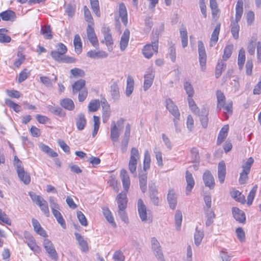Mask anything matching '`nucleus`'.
<instances>
[{
    "label": "nucleus",
    "mask_w": 261,
    "mask_h": 261,
    "mask_svg": "<svg viewBox=\"0 0 261 261\" xmlns=\"http://www.w3.org/2000/svg\"><path fill=\"white\" fill-rule=\"evenodd\" d=\"M91 9L96 16H100L99 2L98 0H90Z\"/></svg>",
    "instance_id": "59"
},
{
    "label": "nucleus",
    "mask_w": 261,
    "mask_h": 261,
    "mask_svg": "<svg viewBox=\"0 0 261 261\" xmlns=\"http://www.w3.org/2000/svg\"><path fill=\"white\" fill-rule=\"evenodd\" d=\"M226 64L222 61L219 62L216 68L215 75L218 78L226 68Z\"/></svg>",
    "instance_id": "52"
},
{
    "label": "nucleus",
    "mask_w": 261,
    "mask_h": 261,
    "mask_svg": "<svg viewBox=\"0 0 261 261\" xmlns=\"http://www.w3.org/2000/svg\"><path fill=\"white\" fill-rule=\"evenodd\" d=\"M174 221L176 229L179 231L180 229L181 224L182 221V213L180 210H177L175 214Z\"/></svg>",
    "instance_id": "39"
},
{
    "label": "nucleus",
    "mask_w": 261,
    "mask_h": 261,
    "mask_svg": "<svg viewBox=\"0 0 261 261\" xmlns=\"http://www.w3.org/2000/svg\"><path fill=\"white\" fill-rule=\"evenodd\" d=\"M39 148L44 153L51 157H56L58 156L57 152H55L52 149H51L48 146L45 145L43 143H41L39 145Z\"/></svg>",
    "instance_id": "37"
},
{
    "label": "nucleus",
    "mask_w": 261,
    "mask_h": 261,
    "mask_svg": "<svg viewBox=\"0 0 261 261\" xmlns=\"http://www.w3.org/2000/svg\"><path fill=\"white\" fill-rule=\"evenodd\" d=\"M233 49V45L232 44L227 45L224 48V55L223 59L224 60L226 61L229 58L232 54V51Z\"/></svg>",
    "instance_id": "57"
},
{
    "label": "nucleus",
    "mask_w": 261,
    "mask_h": 261,
    "mask_svg": "<svg viewBox=\"0 0 261 261\" xmlns=\"http://www.w3.org/2000/svg\"><path fill=\"white\" fill-rule=\"evenodd\" d=\"M114 261H124L125 257L121 251L117 250L113 254Z\"/></svg>",
    "instance_id": "64"
},
{
    "label": "nucleus",
    "mask_w": 261,
    "mask_h": 261,
    "mask_svg": "<svg viewBox=\"0 0 261 261\" xmlns=\"http://www.w3.org/2000/svg\"><path fill=\"white\" fill-rule=\"evenodd\" d=\"M85 85V81L82 79H80L75 82L72 85V92L73 94H75L78 92L81 91L82 90H84L83 88Z\"/></svg>",
    "instance_id": "35"
},
{
    "label": "nucleus",
    "mask_w": 261,
    "mask_h": 261,
    "mask_svg": "<svg viewBox=\"0 0 261 261\" xmlns=\"http://www.w3.org/2000/svg\"><path fill=\"white\" fill-rule=\"evenodd\" d=\"M87 55L91 58H104L108 56V54L104 51L95 50L89 51Z\"/></svg>",
    "instance_id": "30"
},
{
    "label": "nucleus",
    "mask_w": 261,
    "mask_h": 261,
    "mask_svg": "<svg viewBox=\"0 0 261 261\" xmlns=\"http://www.w3.org/2000/svg\"><path fill=\"white\" fill-rule=\"evenodd\" d=\"M254 162V160L252 158H249L247 161L242 165L243 170L246 172H250L251 167Z\"/></svg>",
    "instance_id": "63"
},
{
    "label": "nucleus",
    "mask_w": 261,
    "mask_h": 261,
    "mask_svg": "<svg viewBox=\"0 0 261 261\" xmlns=\"http://www.w3.org/2000/svg\"><path fill=\"white\" fill-rule=\"evenodd\" d=\"M232 214L234 218L240 223H244L246 220L244 213L237 207L232 208Z\"/></svg>",
    "instance_id": "22"
},
{
    "label": "nucleus",
    "mask_w": 261,
    "mask_h": 261,
    "mask_svg": "<svg viewBox=\"0 0 261 261\" xmlns=\"http://www.w3.org/2000/svg\"><path fill=\"white\" fill-rule=\"evenodd\" d=\"M205 215L206 218L205 225L207 227H208L213 223L215 219V215L212 210L207 209L205 210Z\"/></svg>",
    "instance_id": "38"
},
{
    "label": "nucleus",
    "mask_w": 261,
    "mask_h": 261,
    "mask_svg": "<svg viewBox=\"0 0 261 261\" xmlns=\"http://www.w3.org/2000/svg\"><path fill=\"white\" fill-rule=\"evenodd\" d=\"M151 245L154 254L159 261H165L161 246L155 238L153 237L151 239Z\"/></svg>",
    "instance_id": "4"
},
{
    "label": "nucleus",
    "mask_w": 261,
    "mask_h": 261,
    "mask_svg": "<svg viewBox=\"0 0 261 261\" xmlns=\"http://www.w3.org/2000/svg\"><path fill=\"white\" fill-rule=\"evenodd\" d=\"M231 196L234 198L236 201L243 203L245 201V197L243 195L241 194L238 190H233L230 192Z\"/></svg>",
    "instance_id": "51"
},
{
    "label": "nucleus",
    "mask_w": 261,
    "mask_h": 261,
    "mask_svg": "<svg viewBox=\"0 0 261 261\" xmlns=\"http://www.w3.org/2000/svg\"><path fill=\"white\" fill-rule=\"evenodd\" d=\"M158 52V39H156L151 43L146 44L142 49V54L145 58L150 59L154 54Z\"/></svg>",
    "instance_id": "1"
},
{
    "label": "nucleus",
    "mask_w": 261,
    "mask_h": 261,
    "mask_svg": "<svg viewBox=\"0 0 261 261\" xmlns=\"http://www.w3.org/2000/svg\"><path fill=\"white\" fill-rule=\"evenodd\" d=\"M204 237L203 231L196 229L194 233V242L196 246H198L201 243Z\"/></svg>",
    "instance_id": "56"
},
{
    "label": "nucleus",
    "mask_w": 261,
    "mask_h": 261,
    "mask_svg": "<svg viewBox=\"0 0 261 261\" xmlns=\"http://www.w3.org/2000/svg\"><path fill=\"white\" fill-rule=\"evenodd\" d=\"M86 32L88 39L90 43L94 47H97L98 46V39L95 33L94 28L91 24H88Z\"/></svg>",
    "instance_id": "9"
},
{
    "label": "nucleus",
    "mask_w": 261,
    "mask_h": 261,
    "mask_svg": "<svg viewBox=\"0 0 261 261\" xmlns=\"http://www.w3.org/2000/svg\"><path fill=\"white\" fill-rule=\"evenodd\" d=\"M229 130V126L228 125H225L220 130L218 139H217V144H221L226 139V137L228 135V132Z\"/></svg>",
    "instance_id": "25"
},
{
    "label": "nucleus",
    "mask_w": 261,
    "mask_h": 261,
    "mask_svg": "<svg viewBox=\"0 0 261 261\" xmlns=\"http://www.w3.org/2000/svg\"><path fill=\"white\" fill-rule=\"evenodd\" d=\"M93 121H94V128H93V132H92V136L93 137H94L97 134V132L98 131L99 128V124H100L99 117L98 116H93Z\"/></svg>",
    "instance_id": "61"
},
{
    "label": "nucleus",
    "mask_w": 261,
    "mask_h": 261,
    "mask_svg": "<svg viewBox=\"0 0 261 261\" xmlns=\"http://www.w3.org/2000/svg\"><path fill=\"white\" fill-rule=\"evenodd\" d=\"M167 200L169 207L171 209L174 210L177 203V196L173 190L171 189L169 191L167 195Z\"/></svg>",
    "instance_id": "16"
},
{
    "label": "nucleus",
    "mask_w": 261,
    "mask_h": 261,
    "mask_svg": "<svg viewBox=\"0 0 261 261\" xmlns=\"http://www.w3.org/2000/svg\"><path fill=\"white\" fill-rule=\"evenodd\" d=\"M239 21H233L231 23V33L233 36V37L235 39H237L239 38V32L240 30V26L238 24Z\"/></svg>",
    "instance_id": "44"
},
{
    "label": "nucleus",
    "mask_w": 261,
    "mask_h": 261,
    "mask_svg": "<svg viewBox=\"0 0 261 261\" xmlns=\"http://www.w3.org/2000/svg\"><path fill=\"white\" fill-rule=\"evenodd\" d=\"M184 88L188 95V97H193L195 93L194 90L189 79L185 80L184 82Z\"/></svg>",
    "instance_id": "28"
},
{
    "label": "nucleus",
    "mask_w": 261,
    "mask_h": 261,
    "mask_svg": "<svg viewBox=\"0 0 261 261\" xmlns=\"http://www.w3.org/2000/svg\"><path fill=\"white\" fill-rule=\"evenodd\" d=\"M40 33L46 39H50L52 38L53 35L49 25L46 24L42 26L40 31Z\"/></svg>",
    "instance_id": "40"
},
{
    "label": "nucleus",
    "mask_w": 261,
    "mask_h": 261,
    "mask_svg": "<svg viewBox=\"0 0 261 261\" xmlns=\"http://www.w3.org/2000/svg\"><path fill=\"white\" fill-rule=\"evenodd\" d=\"M147 177L146 174L139 175V182L140 188L142 192L144 193L147 190Z\"/></svg>",
    "instance_id": "48"
},
{
    "label": "nucleus",
    "mask_w": 261,
    "mask_h": 261,
    "mask_svg": "<svg viewBox=\"0 0 261 261\" xmlns=\"http://www.w3.org/2000/svg\"><path fill=\"white\" fill-rule=\"evenodd\" d=\"M43 247L49 256L53 260L56 261L58 259V253L53 243L48 239H45L43 241Z\"/></svg>",
    "instance_id": "3"
},
{
    "label": "nucleus",
    "mask_w": 261,
    "mask_h": 261,
    "mask_svg": "<svg viewBox=\"0 0 261 261\" xmlns=\"http://www.w3.org/2000/svg\"><path fill=\"white\" fill-rule=\"evenodd\" d=\"M224 110V115L226 119H227L229 115H231L232 113V103L230 102L228 103H225L224 107H222Z\"/></svg>",
    "instance_id": "55"
},
{
    "label": "nucleus",
    "mask_w": 261,
    "mask_h": 261,
    "mask_svg": "<svg viewBox=\"0 0 261 261\" xmlns=\"http://www.w3.org/2000/svg\"><path fill=\"white\" fill-rule=\"evenodd\" d=\"M32 225L34 227V231L40 235L41 236L45 237L47 236L45 231L41 227L38 221L34 218L32 219Z\"/></svg>",
    "instance_id": "23"
},
{
    "label": "nucleus",
    "mask_w": 261,
    "mask_h": 261,
    "mask_svg": "<svg viewBox=\"0 0 261 261\" xmlns=\"http://www.w3.org/2000/svg\"><path fill=\"white\" fill-rule=\"evenodd\" d=\"M166 107L169 112L174 117V119L180 118V113L178 108L170 98L166 99Z\"/></svg>",
    "instance_id": "8"
},
{
    "label": "nucleus",
    "mask_w": 261,
    "mask_h": 261,
    "mask_svg": "<svg viewBox=\"0 0 261 261\" xmlns=\"http://www.w3.org/2000/svg\"><path fill=\"white\" fill-rule=\"evenodd\" d=\"M226 175V166L224 161H221L218 166V176L221 184L224 182Z\"/></svg>",
    "instance_id": "18"
},
{
    "label": "nucleus",
    "mask_w": 261,
    "mask_h": 261,
    "mask_svg": "<svg viewBox=\"0 0 261 261\" xmlns=\"http://www.w3.org/2000/svg\"><path fill=\"white\" fill-rule=\"evenodd\" d=\"M245 61V51L243 48H241L239 52L238 55V66L240 69L243 67Z\"/></svg>",
    "instance_id": "53"
},
{
    "label": "nucleus",
    "mask_w": 261,
    "mask_h": 261,
    "mask_svg": "<svg viewBox=\"0 0 261 261\" xmlns=\"http://www.w3.org/2000/svg\"><path fill=\"white\" fill-rule=\"evenodd\" d=\"M130 32L128 29H125L121 36L120 42V49L123 51L126 48L129 39Z\"/></svg>",
    "instance_id": "21"
},
{
    "label": "nucleus",
    "mask_w": 261,
    "mask_h": 261,
    "mask_svg": "<svg viewBox=\"0 0 261 261\" xmlns=\"http://www.w3.org/2000/svg\"><path fill=\"white\" fill-rule=\"evenodd\" d=\"M154 77V71L152 67H149L144 75L143 89L145 91L150 88L153 83Z\"/></svg>",
    "instance_id": "5"
},
{
    "label": "nucleus",
    "mask_w": 261,
    "mask_h": 261,
    "mask_svg": "<svg viewBox=\"0 0 261 261\" xmlns=\"http://www.w3.org/2000/svg\"><path fill=\"white\" fill-rule=\"evenodd\" d=\"M243 13V0H238L236 6L235 21H239L241 20Z\"/></svg>",
    "instance_id": "27"
},
{
    "label": "nucleus",
    "mask_w": 261,
    "mask_h": 261,
    "mask_svg": "<svg viewBox=\"0 0 261 261\" xmlns=\"http://www.w3.org/2000/svg\"><path fill=\"white\" fill-rule=\"evenodd\" d=\"M102 213L103 214L107 219V220L110 223L111 225L114 227L116 226V224L114 221L113 217L112 215L111 211L107 207L102 208Z\"/></svg>",
    "instance_id": "36"
},
{
    "label": "nucleus",
    "mask_w": 261,
    "mask_h": 261,
    "mask_svg": "<svg viewBox=\"0 0 261 261\" xmlns=\"http://www.w3.org/2000/svg\"><path fill=\"white\" fill-rule=\"evenodd\" d=\"M140 159L139 150L135 147H133L130 151V161H138Z\"/></svg>",
    "instance_id": "62"
},
{
    "label": "nucleus",
    "mask_w": 261,
    "mask_h": 261,
    "mask_svg": "<svg viewBox=\"0 0 261 261\" xmlns=\"http://www.w3.org/2000/svg\"><path fill=\"white\" fill-rule=\"evenodd\" d=\"M208 110L205 108H203L201 109L199 114L200 120L201 124L204 128H206L208 124Z\"/></svg>",
    "instance_id": "29"
},
{
    "label": "nucleus",
    "mask_w": 261,
    "mask_h": 261,
    "mask_svg": "<svg viewBox=\"0 0 261 261\" xmlns=\"http://www.w3.org/2000/svg\"><path fill=\"white\" fill-rule=\"evenodd\" d=\"M100 107V101L98 99H94L91 100L88 106L89 112H94L98 110Z\"/></svg>",
    "instance_id": "45"
},
{
    "label": "nucleus",
    "mask_w": 261,
    "mask_h": 261,
    "mask_svg": "<svg viewBox=\"0 0 261 261\" xmlns=\"http://www.w3.org/2000/svg\"><path fill=\"white\" fill-rule=\"evenodd\" d=\"M75 51L77 54H80L82 50V43L81 37L79 35H75L73 40Z\"/></svg>",
    "instance_id": "41"
},
{
    "label": "nucleus",
    "mask_w": 261,
    "mask_h": 261,
    "mask_svg": "<svg viewBox=\"0 0 261 261\" xmlns=\"http://www.w3.org/2000/svg\"><path fill=\"white\" fill-rule=\"evenodd\" d=\"M203 180L206 187L210 189L214 188L215 183L214 178L209 170H206L203 174Z\"/></svg>",
    "instance_id": "11"
},
{
    "label": "nucleus",
    "mask_w": 261,
    "mask_h": 261,
    "mask_svg": "<svg viewBox=\"0 0 261 261\" xmlns=\"http://www.w3.org/2000/svg\"><path fill=\"white\" fill-rule=\"evenodd\" d=\"M27 245L36 255L41 252V248L37 244L35 239L28 243Z\"/></svg>",
    "instance_id": "49"
},
{
    "label": "nucleus",
    "mask_w": 261,
    "mask_h": 261,
    "mask_svg": "<svg viewBox=\"0 0 261 261\" xmlns=\"http://www.w3.org/2000/svg\"><path fill=\"white\" fill-rule=\"evenodd\" d=\"M48 110L54 115L60 116L64 117L65 116V113L64 111L59 107H54L53 106H48Z\"/></svg>",
    "instance_id": "42"
},
{
    "label": "nucleus",
    "mask_w": 261,
    "mask_h": 261,
    "mask_svg": "<svg viewBox=\"0 0 261 261\" xmlns=\"http://www.w3.org/2000/svg\"><path fill=\"white\" fill-rule=\"evenodd\" d=\"M180 36L181 39L182 46L185 48L188 45V33L185 28H182L180 30Z\"/></svg>",
    "instance_id": "47"
},
{
    "label": "nucleus",
    "mask_w": 261,
    "mask_h": 261,
    "mask_svg": "<svg viewBox=\"0 0 261 261\" xmlns=\"http://www.w3.org/2000/svg\"><path fill=\"white\" fill-rule=\"evenodd\" d=\"M198 48L200 68L202 71H205L206 69V55L205 47L202 41H198Z\"/></svg>",
    "instance_id": "2"
},
{
    "label": "nucleus",
    "mask_w": 261,
    "mask_h": 261,
    "mask_svg": "<svg viewBox=\"0 0 261 261\" xmlns=\"http://www.w3.org/2000/svg\"><path fill=\"white\" fill-rule=\"evenodd\" d=\"M120 177L122 180L124 190L127 192L130 186V179L129 175L125 169H122L120 172Z\"/></svg>",
    "instance_id": "19"
},
{
    "label": "nucleus",
    "mask_w": 261,
    "mask_h": 261,
    "mask_svg": "<svg viewBox=\"0 0 261 261\" xmlns=\"http://www.w3.org/2000/svg\"><path fill=\"white\" fill-rule=\"evenodd\" d=\"M52 213H53L54 216H55V217L56 218L58 222L61 225V226L63 228H66L65 222L64 219L63 218V217H62L61 214L58 211V210L53 211L52 212Z\"/></svg>",
    "instance_id": "50"
},
{
    "label": "nucleus",
    "mask_w": 261,
    "mask_h": 261,
    "mask_svg": "<svg viewBox=\"0 0 261 261\" xmlns=\"http://www.w3.org/2000/svg\"><path fill=\"white\" fill-rule=\"evenodd\" d=\"M150 155L149 151L146 150L144 153V163H143V168L144 170L146 171L150 168Z\"/></svg>",
    "instance_id": "54"
},
{
    "label": "nucleus",
    "mask_w": 261,
    "mask_h": 261,
    "mask_svg": "<svg viewBox=\"0 0 261 261\" xmlns=\"http://www.w3.org/2000/svg\"><path fill=\"white\" fill-rule=\"evenodd\" d=\"M257 189V185H255L251 190L250 191L248 196H247V204L248 205H250L252 204V201L254 198L255 196L256 191Z\"/></svg>",
    "instance_id": "58"
},
{
    "label": "nucleus",
    "mask_w": 261,
    "mask_h": 261,
    "mask_svg": "<svg viewBox=\"0 0 261 261\" xmlns=\"http://www.w3.org/2000/svg\"><path fill=\"white\" fill-rule=\"evenodd\" d=\"M17 173L20 180L25 185H28L31 181V177L22 166L16 169Z\"/></svg>",
    "instance_id": "14"
},
{
    "label": "nucleus",
    "mask_w": 261,
    "mask_h": 261,
    "mask_svg": "<svg viewBox=\"0 0 261 261\" xmlns=\"http://www.w3.org/2000/svg\"><path fill=\"white\" fill-rule=\"evenodd\" d=\"M101 107L102 122L105 123L108 121L111 115L110 106L105 99L104 101L101 102Z\"/></svg>",
    "instance_id": "15"
},
{
    "label": "nucleus",
    "mask_w": 261,
    "mask_h": 261,
    "mask_svg": "<svg viewBox=\"0 0 261 261\" xmlns=\"http://www.w3.org/2000/svg\"><path fill=\"white\" fill-rule=\"evenodd\" d=\"M109 92L111 97L114 101H117L120 97V91L118 86V82L117 81H112Z\"/></svg>",
    "instance_id": "12"
},
{
    "label": "nucleus",
    "mask_w": 261,
    "mask_h": 261,
    "mask_svg": "<svg viewBox=\"0 0 261 261\" xmlns=\"http://www.w3.org/2000/svg\"><path fill=\"white\" fill-rule=\"evenodd\" d=\"M75 121L77 128L80 130L84 129L87 123L85 115L82 113L79 114L76 117Z\"/></svg>",
    "instance_id": "26"
},
{
    "label": "nucleus",
    "mask_w": 261,
    "mask_h": 261,
    "mask_svg": "<svg viewBox=\"0 0 261 261\" xmlns=\"http://www.w3.org/2000/svg\"><path fill=\"white\" fill-rule=\"evenodd\" d=\"M60 105L64 109L69 111H72L74 108L73 101L70 98H66L60 101Z\"/></svg>",
    "instance_id": "34"
},
{
    "label": "nucleus",
    "mask_w": 261,
    "mask_h": 261,
    "mask_svg": "<svg viewBox=\"0 0 261 261\" xmlns=\"http://www.w3.org/2000/svg\"><path fill=\"white\" fill-rule=\"evenodd\" d=\"M74 235L79 245L80 246L81 251L84 252H87L89 250V248L87 242L84 240V237L77 232H75Z\"/></svg>",
    "instance_id": "20"
},
{
    "label": "nucleus",
    "mask_w": 261,
    "mask_h": 261,
    "mask_svg": "<svg viewBox=\"0 0 261 261\" xmlns=\"http://www.w3.org/2000/svg\"><path fill=\"white\" fill-rule=\"evenodd\" d=\"M0 16L4 21H13L16 18V15L12 10H6L0 13Z\"/></svg>",
    "instance_id": "32"
},
{
    "label": "nucleus",
    "mask_w": 261,
    "mask_h": 261,
    "mask_svg": "<svg viewBox=\"0 0 261 261\" xmlns=\"http://www.w3.org/2000/svg\"><path fill=\"white\" fill-rule=\"evenodd\" d=\"M217 109H221L222 107H224V105L225 103V97L224 94L219 90L217 92Z\"/></svg>",
    "instance_id": "43"
},
{
    "label": "nucleus",
    "mask_w": 261,
    "mask_h": 261,
    "mask_svg": "<svg viewBox=\"0 0 261 261\" xmlns=\"http://www.w3.org/2000/svg\"><path fill=\"white\" fill-rule=\"evenodd\" d=\"M42 212L45 215L46 217L49 216V211L48 208V205L47 201L44 199H42L38 204Z\"/></svg>",
    "instance_id": "46"
},
{
    "label": "nucleus",
    "mask_w": 261,
    "mask_h": 261,
    "mask_svg": "<svg viewBox=\"0 0 261 261\" xmlns=\"http://www.w3.org/2000/svg\"><path fill=\"white\" fill-rule=\"evenodd\" d=\"M134 88V80L131 76L127 78V84L125 91V94L127 97H129L132 94Z\"/></svg>",
    "instance_id": "33"
},
{
    "label": "nucleus",
    "mask_w": 261,
    "mask_h": 261,
    "mask_svg": "<svg viewBox=\"0 0 261 261\" xmlns=\"http://www.w3.org/2000/svg\"><path fill=\"white\" fill-rule=\"evenodd\" d=\"M220 24H218L215 28L214 30L213 31L211 36V41L210 43V46L211 47H213L217 42L218 40V36L220 32Z\"/></svg>",
    "instance_id": "31"
},
{
    "label": "nucleus",
    "mask_w": 261,
    "mask_h": 261,
    "mask_svg": "<svg viewBox=\"0 0 261 261\" xmlns=\"http://www.w3.org/2000/svg\"><path fill=\"white\" fill-rule=\"evenodd\" d=\"M118 210L126 209L127 204V198L126 192L119 193L116 198Z\"/></svg>",
    "instance_id": "17"
},
{
    "label": "nucleus",
    "mask_w": 261,
    "mask_h": 261,
    "mask_svg": "<svg viewBox=\"0 0 261 261\" xmlns=\"http://www.w3.org/2000/svg\"><path fill=\"white\" fill-rule=\"evenodd\" d=\"M121 132L122 130L117 127L116 122L114 121H112L110 128V138L114 145L118 141Z\"/></svg>",
    "instance_id": "10"
},
{
    "label": "nucleus",
    "mask_w": 261,
    "mask_h": 261,
    "mask_svg": "<svg viewBox=\"0 0 261 261\" xmlns=\"http://www.w3.org/2000/svg\"><path fill=\"white\" fill-rule=\"evenodd\" d=\"M137 207L139 216L141 221L142 222L148 221V223H150L151 222V220L147 219L146 207L141 199H139L138 200Z\"/></svg>",
    "instance_id": "6"
},
{
    "label": "nucleus",
    "mask_w": 261,
    "mask_h": 261,
    "mask_svg": "<svg viewBox=\"0 0 261 261\" xmlns=\"http://www.w3.org/2000/svg\"><path fill=\"white\" fill-rule=\"evenodd\" d=\"M119 17L121 19L122 23L126 25L127 23V13L126 7L123 3H121L119 6Z\"/></svg>",
    "instance_id": "24"
},
{
    "label": "nucleus",
    "mask_w": 261,
    "mask_h": 261,
    "mask_svg": "<svg viewBox=\"0 0 261 261\" xmlns=\"http://www.w3.org/2000/svg\"><path fill=\"white\" fill-rule=\"evenodd\" d=\"M101 32L104 36L105 43L108 47V49L109 51H111L113 49V40L110 32V29L109 27H103Z\"/></svg>",
    "instance_id": "7"
},
{
    "label": "nucleus",
    "mask_w": 261,
    "mask_h": 261,
    "mask_svg": "<svg viewBox=\"0 0 261 261\" xmlns=\"http://www.w3.org/2000/svg\"><path fill=\"white\" fill-rule=\"evenodd\" d=\"M185 178L187 182L186 194L189 195L194 187L195 180L192 174L188 170L186 172Z\"/></svg>",
    "instance_id": "13"
},
{
    "label": "nucleus",
    "mask_w": 261,
    "mask_h": 261,
    "mask_svg": "<svg viewBox=\"0 0 261 261\" xmlns=\"http://www.w3.org/2000/svg\"><path fill=\"white\" fill-rule=\"evenodd\" d=\"M5 103L10 107L16 112H19L21 110V107L9 99L5 100Z\"/></svg>",
    "instance_id": "60"
}]
</instances>
